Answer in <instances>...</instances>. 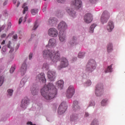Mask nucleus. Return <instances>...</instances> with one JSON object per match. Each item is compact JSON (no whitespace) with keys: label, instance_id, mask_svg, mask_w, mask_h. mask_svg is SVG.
<instances>
[{"label":"nucleus","instance_id":"obj_26","mask_svg":"<svg viewBox=\"0 0 125 125\" xmlns=\"http://www.w3.org/2000/svg\"><path fill=\"white\" fill-rule=\"evenodd\" d=\"M42 69L45 71H48V70L49 69V65L46 62L44 63L43 64Z\"/></svg>","mask_w":125,"mask_h":125},{"label":"nucleus","instance_id":"obj_4","mask_svg":"<svg viewBox=\"0 0 125 125\" xmlns=\"http://www.w3.org/2000/svg\"><path fill=\"white\" fill-rule=\"evenodd\" d=\"M67 105L66 104V103L65 102H63L61 103L58 109V114H59V115H62V114H64L66 110H67Z\"/></svg>","mask_w":125,"mask_h":125},{"label":"nucleus","instance_id":"obj_8","mask_svg":"<svg viewBox=\"0 0 125 125\" xmlns=\"http://www.w3.org/2000/svg\"><path fill=\"white\" fill-rule=\"evenodd\" d=\"M95 92L97 96H100L103 94V85L102 84H99L96 85Z\"/></svg>","mask_w":125,"mask_h":125},{"label":"nucleus","instance_id":"obj_43","mask_svg":"<svg viewBox=\"0 0 125 125\" xmlns=\"http://www.w3.org/2000/svg\"><path fill=\"white\" fill-rule=\"evenodd\" d=\"M58 2H60L61 3H64L65 1H66V0H57Z\"/></svg>","mask_w":125,"mask_h":125},{"label":"nucleus","instance_id":"obj_14","mask_svg":"<svg viewBox=\"0 0 125 125\" xmlns=\"http://www.w3.org/2000/svg\"><path fill=\"white\" fill-rule=\"evenodd\" d=\"M36 80L42 81V83H46V79H45V76L44 75V73H41L38 74L36 76Z\"/></svg>","mask_w":125,"mask_h":125},{"label":"nucleus","instance_id":"obj_46","mask_svg":"<svg viewBox=\"0 0 125 125\" xmlns=\"http://www.w3.org/2000/svg\"><path fill=\"white\" fill-rule=\"evenodd\" d=\"M86 83L88 86L91 85V82L90 81V80H88Z\"/></svg>","mask_w":125,"mask_h":125},{"label":"nucleus","instance_id":"obj_35","mask_svg":"<svg viewBox=\"0 0 125 125\" xmlns=\"http://www.w3.org/2000/svg\"><path fill=\"white\" fill-rule=\"evenodd\" d=\"M78 119V116H74L72 115V116L70 117V121L72 122H74V121H76Z\"/></svg>","mask_w":125,"mask_h":125},{"label":"nucleus","instance_id":"obj_37","mask_svg":"<svg viewBox=\"0 0 125 125\" xmlns=\"http://www.w3.org/2000/svg\"><path fill=\"white\" fill-rule=\"evenodd\" d=\"M7 92L8 96H11L13 93V90L12 89H8Z\"/></svg>","mask_w":125,"mask_h":125},{"label":"nucleus","instance_id":"obj_42","mask_svg":"<svg viewBox=\"0 0 125 125\" xmlns=\"http://www.w3.org/2000/svg\"><path fill=\"white\" fill-rule=\"evenodd\" d=\"M2 52H6V47L5 46H3L1 49Z\"/></svg>","mask_w":125,"mask_h":125},{"label":"nucleus","instance_id":"obj_6","mask_svg":"<svg viewBox=\"0 0 125 125\" xmlns=\"http://www.w3.org/2000/svg\"><path fill=\"white\" fill-rule=\"evenodd\" d=\"M48 35L51 38H56L58 36V30L55 28H49L48 31Z\"/></svg>","mask_w":125,"mask_h":125},{"label":"nucleus","instance_id":"obj_28","mask_svg":"<svg viewBox=\"0 0 125 125\" xmlns=\"http://www.w3.org/2000/svg\"><path fill=\"white\" fill-rule=\"evenodd\" d=\"M39 12V9L35 8V9H32L31 10V13L32 15H36V14H38Z\"/></svg>","mask_w":125,"mask_h":125},{"label":"nucleus","instance_id":"obj_7","mask_svg":"<svg viewBox=\"0 0 125 125\" xmlns=\"http://www.w3.org/2000/svg\"><path fill=\"white\" fill-rule=\"evenodd\" d=\"M69 65V62L65 58H62L60 65L58 66V70H61L62 68H66Z\"/></svg>","mask_w":125,"mask_h":125},{"label":"nucleus","instance_id":"obj_30","mask_svg":"<svg viewBox=\"0 0 125 125\" xmlns=\"http://www.w3.org/2000/svg\"><path fill=\"white\" fill-rule=\"evenodd\" d=\"M27 81L25 79V78H23L22 80L21 81L20 86V87H23L24 85H25V83H26V82Z\"/></svg>","mask_w":125,"mask_h":125},{"label":"nucleus","instance_id":"obj_36","mask_svg":"<svg viewBox=\"0 0 125 125\" xmlns=\"http://www.w3.org/2000/svg\"><path fill=\"white\" fill-rule=\"evenodd\" d=\"M84 52H80L78 54V58H83V57H84Z\"/></svg>","mask_w":125,"mask_h":125},{"label":"nucleus","instance_id":"obj_1","mask_svg":"<svg viewBox=\"0 0 125 125\" xmlns=\"http://www.w3.org/2000/svg\"><path fill=\"white\" fill-rule=\"evenodd\" d=\"M41 94L45 99L51 100L57 94V89L52 83H49L48 85H44L41 91Z\"/></svg>","mask_w":125,"mask_h":125},{"label":"nucleus","instance_id":"obj_53","mask_svg":"<svg viewBox=\"0 0 125 125\" xmlns=\"http://www.w3.org/2000/svg\"><path fill=\"white\" fill-rule=\"evenodd\" d=\"M13 51H14V49L12 47H11L10 50L9 51L10 53L11 52H13Z\"/></svg>","mask_w":125,"mask_h":125},{"label":"nucleus","instance_id":"obj_40","mask_svg":"<svg viewBox=\"0 0 125 125\" xmlns=\"http://www.w3.org/2000/svg\"><path fill=\"white\" fill-rule=\"evenodd\" d=\"M106 103L107 101L106 100H103L101 103L102 106H105L106 105Z\"/></svg>","mask_w":125,"mask_h":125},{"label":"nucleus","instance_id":"obj_61","mask_svg":"<svg viewBox=\"0 0 125 125\" xmlns=\"http://www.w3.org/2000/svg\"><path fill=\"white\" fill-rule=\"evenodd\" d=\"M16 1H17V0H13V3H16Z\"/></svg>","mask_w":125,"mask_h":125},{"label":"nucleus","instance_id":"obj_63","mask_svg":"<svg viewBox=\"0 0 125 125\" xmlns=\"http://www.w3.org/2000/svg\"><path fill=\"white\" fill-rule=\"evenodd\" d=\"M1 72H2V68L0 67V74L1 73Z\"/></svg>","mask_w":125,"mask_h":125},{"label":"nucleus","instance_id":"obj_3","mask_svg":"<svg viewBox=\"0 0 125 125\" xmlns=\"http://www.w3.org/2000/svg\"><path fill=\"white\" fill-rule=\"evenodd\" d=\"M96 68V62L94 60H90L86 65V72H91Z\"/></svg>","mask_w":125,"mask_h":125},{"label":"nucleus","instance_id":"obj_34","mask_svg":"<svg viewBox=\"0 0 125 125\" xmlns=\"http://www.w3.org/2000/svg\"><path fill=\"white\" fill-rule=\"evenodd\" d=\"M3 82H4V77H3V76L0 77V86L2 85Z\"/></svg>","mask_w":125,"mask_h":125},{"label":"nucleus","instance_id":"obj_12","mask_svg":"<svg viewBox=\"0 0 125 125\" xmlns=\"http://www.w3.org/2000/svg\"><path fill=\"white\" fill-rule=\"evenodd\" d=\"M56 74L55 71L49 70L47 72V77L50 82H53L55 79V75Z\"/></svg>","mask_w":125,"mask_h":125},{"label":"nucleus","instance_id":"obj_16","mask_svg":"<svg viewBox=\"0 0 125 125\" xmlns=\"http://www.w3.org/2000/svg\"><path fill=\"white\" fill-rule=\"evenodd\" d=\"M29 104V99L27 98H24L21 101V106L22 108H26Z\"/></svg>","mask_w":125,"mask_h":125},{"label":"nucleus","instance_id":"obj_52","mask_svg":"<svg viewBox=\"0 0 125 125\" xmlns=\"http://www.w3.org/2000/svg\"><path fill=\"white\" fill-rule=\"evenodd\" d=\"M94 105H95V104H94V102H91V103H90L89 106H94Z\"/></svg>","mask_w":125,"mask_h":125},{"label":"nucleus","instance_id":"obj_19","mask_svg":"<svg viewBox=\"0 0 125 125\" xmlns=\"http://www.w3.org/2000/svg\"><path fill=\"white\" fill-rule=\"evenodd\" d=\"M65 10L66 12L72 17H75L76 16V12L74 11L73 9H70L69 7H66Z\"/></svg>","mask_w":125,"mask_h":125},{"label":"nucleus","instance_id":"obj_47","mask_svg":"<svg viewBox=\"0 0 125 125\" xmlns=\"http://www.w3.org/2000/svg\"><path fill=\"white\" fill-rule=\"evenodd\" d=\"M97 0H89V1L91 2V3H95Z\"/></svg>","mask_w":125,"mask_h":125},{"label":"nucleus","instance_id":"obj_5","mask_svg":"<svg viewBox=\"0 0 125 125\" xmlns=\"http://www.w3.org/2000/svg\"><path fill=\"white\" fill-rule=\"evenodd\" d=\"M110 18V15L107 11H104L101 17V21L102 24H104V23H107L108 22V20Z\"/></svg>","mask_w":125,"mask_h":125},{"label":"nucleus","instance_id":"obj_41","mask_svg":"<svg viewBox=\"0 0 125 125\" xmlns=\"http://www.w3.org/2000/svg\"><path fill=\"white\" fill-rule=\"evenodd\" d=\"M38 27H39V24H38V23H37V22H36L33 28V30H36V29H37Z\"/></svg>","mask_w":125,"mask_h":125},{"label":"nucleus","instance_id":"obj_31","mask_svg":"<svg viewBox=\"0 0 125 125\" xmlns=\"http://www.w3.org/2000/svg\"><path fill=\"white\" fill-rule=\"evenodd\" d=\"M113 70V68H112V65L108 66L107 67V68L106 70L104 71L105 73H111Z\"/></svg>","mask_w":125,"mask_h":125},{"label":"nucleus","instance_id":"obj_15","mask_svg":"<svg viewBox=\"0 0 125 125\" xmlns=\"http://www.w3.org/2000/svg\"><path fill=\"white\" fill-rule=\"evenodd\" d=\"M84 21L85 23H90L91 21H92V15H91V14H86L84 17Z\"/></svg>","mask_w":125,"mask_h":125},{"label":"nucleus","instance_id":"obj_59","mask_svg":"<svg viewBox=\"0 0 125 125\" xmlns=\"http://www.w3.org/2000/svg\"><path fill=\"white\" fill-rule=\"evenodd\" d=\"M72 60L73 61H76V60H77V57H74L72 58Z\"/></svg>","mask_w":125,"mask_h":125},{"label":"nucleus","instance_id":"obj_58","mask_svg":"<svg viewBox=\"0 0 125 125\" xmlns=\"http://www.w3.org/2000/svg\"><path fill=\"white\" fill-rule=\"evenodd\" d=\"M46 7H44L42 9L43 12H44V11H46Z\"/></svg>","mask_w":125,"mask_h":125},{"label":"nucleus","instance_id":"obj_50","mask_svg":"<svg viewBox=\"0 0 125 125\" xmlns=\"http://www.w3.org/2000/svg\"><path fill=\"white\" fill-rule=\"evenodd\" d=\"M28 18V17H27V15L24 17V19L23 20V23H25L26 22V20H27V19Z\"/></svg>","mask_w":125,"mask_h":125},{"label":"nucleus","instance_id":"obj_10","mask_svg":"<svg viewBox=\"0 0 125 125\" xmlns=\"http://www.w3.org/2000/svg\"><path fill=\"white\" fill-rule=\"evenodd\" d=\"M71 5H73L74 8L79 9L82 7V0H73L71 1Z\"/></svg>","mask_w":125,"mask_h":125},{"label":"nucleus","instance_id":"obj_48","mask_svg":"<svg viewBox=\"0 0 125 125\" xmlns=\"http://www.w3.org/2000/svg\"><path fill=\"white\" fill-rule=\"evenodd\" d=\"M22 21H23V18L21 17V18H20L19 21V24H21Z\"/></svg>","mask_w":125,"mask_h":125},{"label":"nucleus","instance_id":"obj_27","mask_svg":"<svg viewBox=\"0 0 125 125\" xmlns=\"http://www.w3.org/2000/svg\"><path fill=\"white\" fill-rule=\"evenodd\" d=\"M27 5V3H23L22 8H23V10L22 12L23 14H25L26 13V11H28L29 8H28V6H26Z\"/></svg>","mask_w":125,"mask_h":125},{"label":"nucleus","instance_id":"obj_56","mask_svg":"<svg viewBox=\"0 0 125 125\" xmlns=\"http://www.w3.org/2000/svg\"><path fill=\"white\" fill-rule=\"evenodd\" d=\"M27 21H28V23H31V22H32V19H28Z\"/></svg>","mask_w":125,"mask_h":125},{"label":"nucleus","instance_id":"obj_57","mask_svg":"<svg viewBox=\"0 0 125 125\" xmlns=\"http://www.w3.org/2000/svg\"><path fill=\"white\" fill-rule=\"evenodd\" d=\"M88 116H89L88 113L85 112L84 116L85 117H88Z\"/></svg>","mask_w":125,"mask_h":125},{"label":"nucleus","instance_id":"obj_23","mask_svg":"<svg viewBox=\"0 0 125 125\" xmlns=\"http://www.w3.org/2000/svg\"><path fill=\"white\" fill-rule=\"evenodd\" d=\"M57 21H58L55 18L51 17L48 20V22L50 25H52V24L57 23Z\"/></svg>","mask_w":125,"mask_h":125},{"label":"nucleus","instance_id":"obj_22","mask_svg":"<svg viewBox=\"0 0 125 125\" xmlns=\"http://www.w3.org/2000/svg\"><path fill=\"white\" fill-rule=\"evenodd\" d=\"M11 27V23L9 22L7 25H6L5 24H4L2 27H0V32L2 30L4 29V28H5V31L7 32V31L8 30V29H10Z\"/></svg>","mask_w":125,"mask_h":125},{"label":"nucleus","instance_id":"obj_13","mask_svg":"<svg viewBox=\"0 0 125 125\" xmlns=\"http://www.w3.org/2000/svg\"><path fill=\"white\" fill-rule=\"evenodd\" d=\"M56 46V40L54 38H51L49 39L48 45H46V47H54Z\"/></svg>","mask_w":125,"mask_h":125},{"label":"nucleus","instance_id":"obj_55","mask_svg":"<svg viewBox=\"0 0 125 125\" xmlns=\"http://www.w3.org/2000/svg\"><path fill=\"white\" fill-rule=\"evenodd\" d=\"M5 44V40H3L2 42H1V45H3V44Z\"/></svg>","mask_w":125,"mask_h":125},{"label":"nucleus","instance_id":"obj_24","mask_svg":"<svg viewBox=\"0 0 125 125\" xmlns=\"http://www.w3.org/2000/svg\"><path fill=\"white\" fill-rule=\"evenodd\" d=\"M77 44L78 43L77 42V38L76 37L74 36L72 40L70 41L69 44H70L71 46H74V45H76V44Z\"/></svg>","mask_w":125,"mask_h":125},{"label":"nucleus","instance_id":"obj_45","mask_svg":"<svg viewBox=\"0 0 125 125\" xmlns=\"http://www.w3.org/2000/svg\"><path fill=\"white\" fill-rule=\"evenodd\" d=\"M10 44H11V42L9 41L7 45V46L8 47V48H11Z\"/></svg>","mask_w":125,"mask_h":125},{"label":"nucleus","instance_id":"obj_49","mask_svg":"<svg viewBox=\"0 0 125 125\" xmlns=\"http://www.w3.org/2000/svg\"><path fill=\"white\" fill-rule=\"evenodd\" d=\"M33 57V54L32 53H30L29 55V60H31L32 59V58Z\"/></svg>","mask_w":125,"mask_h":125},{"label":"nucleus","instance_id":"obj_32","mask_svg":"<svg viewBox=\"0 0 125 125\" xmlns=\"http://www.w3.org/2000/svg\"><path fill=\"white\" fill-rule=\"evenodd\" d=\"M96 26V24L93 23L91 24L90 27V33H93V31L94 30V28Z\"/></svg>","mask_w":125,"mask_h":125},{"label":"nucleus","instance_id":"obj_33","mask_svg":"<svg viewBox=\"0 0 125 125\" xmlns=\"http://www.w3.org/2000/svg\"><path fill=\"white\" fill-rule=\"evenodd\" d=\"M31 93L33 95H37L38 94V90H36V88H31Z\"/></svg>","mask_w":125,"mask_h":125},{"label":"nucleus","instance_id":"obj_54","mask_svg":"<svg viewBox=\"0 0 125 125\" xmlns=\"http://www.w3.org/2000/svg\"><path fill=\"white\" fill-rule=\"evenodd\" d=\"M13 39H14V40H16L17 39V34H16V35L13 36Z\"/></svg>","mask_w":125,"mask_h":125},{"label":"nucleus","instance_id":"obj_2","mask_svg":"<svg viewBox=\"0 0 125 125\" xmlns=\"http://www.w3.org/2000/svg\"><path fill=\"white\" fill-rule=\"evenodd\" d=\"M43 57L45 59L50 58L53 62L55 63L60 59V53L59 51L55 52L51 50H44L43 51Z\"/></svg>","mask_w":125,"mask_h":125},{"label":"nucleus","instance_id":"obj_44","mask_svg":"<svg viewBox=\"0 0 125 125\" xmlns=\"http://www.w3.org/2000/svg\"><path fill=\"white\" fill-rule=\"evenodd\" d=\"M6 37V34L5 33H3L0 36V38H1V39H4V38H5Z\"/></svg>","mask_w":125,"mask_h":125},{"label":"nucleus","instance_id":"obj_11","mask_svg":"<svg viewBox=\"0 0 125 125\" xmlns=\"http://www.w3.org/2000/svg\"><path fill=\"white\" fill-rule=\"evenodd\" d=\"M58 28L60 32H65V30L67 29V24L65 22L61 21L58 26Z\"/></svg>","mask_w":125,"mask_h":125},{"label":"nucleus","instance_id":"obj_51","mask_svg":"<svg viewBox=\"0 0 125 125\" xmlns=\"http://www.w3.org/2000/svg\"><path fill=\"white\" fill-rule=\"evenodd\" d=\"M27 125H36V124H33L31 122H28L27 123Z\"/></svg>","mask_w":125,"mask_h":125},{"label":"nucleus","instance_id":"obj_62","mask_svg":"<svg viewBox=\"0 0 125 125\" xmlns=\"http://www.w3.org/2000/svg\"><path fill=\"white\" fill-rule=\"evenodd\" d=\"M19 5H20V2H18V4L17 5V7H18V6H19Z\"/></svg>","mask_w":125,"mask_h":125},{"label":"nucleus","instance_id":"obj_64","mask_svg":"<svg viewBox=\"0 0 125 125\" xmlns=\"http://www.w3.org/2000/svg\"><path fill=\"white\" fill-rule=\"evenodd\" d=\"M34 35H31V38H34Z\"/></svg>","mask_w":125,"mask_h":125},{"label":"nucleus","instance_id":"obj_25","mask_svg":"<svg viewBox=\"0 0 125 125\" xmlns=\"http://www.w3.org/2000/svg\"><path fill=\"white\" fill-rule=\"evenodd\" d=\"M78 104H79V102H78V101H75L73 102L74 110H78L80 109V106H79Z\"/></svg>","mask_w":125,"mask_h":125},{"label":"nucleus","instance_id":"obj_20","mask_svg":"<svg viewBox=\"0 0 125 125\" xmlns=\"http://www.w3.org/2000/svg\"><path fill=\"white\" fill-rule=\"evenodd\" d=\"M56 86L60 89H62L64 86V81L63 80H59L56 83Z\"/></svg>","mask_w":125,"mask_h":125},{"label":"nucleus","instance_id":"obj_21","mask_svg":"<svg viewBox=\"0 0 125 125\" xmlns=\"http://www.w3.org/2000/svg\"><path fill=\"white\" fill-rule=\"evenodd\" d=\"M106 29L108 32H112L113 31V29H114V23H113V21H110L108 22Z\"/></svg>","mask_w":125,"mask_h":125},{"label":"nucleus","instance_id":"obj_29","mask_svg":"<svg viewBox=\"0 0 125 125\" xmlns=\"http://www.w3.org/2000/svg\"><path fill=\"white\" fill-rule=\"evenodd\" d=\"M107 49L108 52H111L113 50V45L109 43L107 45Z\"/></svg>","mask_w":125,"mask_h":125},{"label":"nucleus","instance_id":"obj_18","mask_svg":"<svg viewBox=\"0 0 125 125\" xmlns=\"http://www.w3.org/2000/svg\"><path fill=\"white\" fill-rule=\"evenodd\" d=\"M59 37L60 42H64L66 40V33L65 31H60Z\"/></svg>","mask_w":125,"mask_h":125},{"label":"nucleus","instance_id":"obj_38","mask_svg":"<svg viewBox=\"0 0 125 125\" xmlns=\"http://www.w3.org/2000/svg\"><path fill=\"white\" fill-rule=\"evenodd\" d=\"M15 70V65L11 67V69H10V73H11V74H12V73H13V72H14Z\"/></svg>","mask_w":125,"mask_h":125},{"label":"nucleus","instance_id":"obj_60","mask_svg":"<svg viewBox=\"0 0 125 125\" xmlns=\"http://www.w3.org/2000/svg\"><path fill=\"white\" fill-rule=\"evenodd\" d=\"M6 4H7V2L6 1H5V2H4L3 3V5H6Z\"/></svg>","mask_w":125,"mask_h":125},{"label":"nucleus","instance_id":"obj_17","mask_svg":"<svg viewBox=\"0 0 125 125\" xmlns=\"http://www.w3.org/2000/svg\"><path fill=\"white\" fill-rule=\"evenodd\" d=\"M26 71H27V64L24 62L21 65V67L20 69V72L21 76H24V75L26 74Z\"/></svg>","mask_w":125,"mask_h":125},{"label":"nucleus","instance_id":"obj_39","mask_svg":"<svg viewBox=\"0 0 125 125\" xmlns=\"http://www.w3.org/2000/svg\"><path fill=\"white\" fill-rule=\"evenodd\" d=\"M91 125H98V121L96 120H94L92 121Z\"/></svg>","mask_w":125,"mask_h":125},{"label":"nucleus","instance_id":"obj_9","mask_svg":"<svg viewBox=\"0 0 125 125\" xmlns=\"http://www.w3.org/2000/svg\"><path fill=\"white\" fill-rule=\"evenodd\" d=\"M75 94V89L74 86H70L66 91V95L67 98H72L73 95Z\"/></svg>","mask_w":125,"mask_h":125}]
</instances>
